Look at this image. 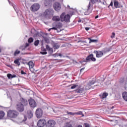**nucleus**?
<instances>
[{"label": "nucleus", "instance_id": "a18cd8bd", "mask_svg": "<svg viewBox=\"0 0 127 127\" xmlns=\"http://www.w3.org/2000/svg\"><path fill=\"white\" fill-rule=\"evenodd\" d=\"M57 27H58V28H61V27H62V24H60L59 25H57Z\"/></svg>", "mask_w": 127, "mask_h": 127}, {"label": "nucleus", "instance_id": "5701e85b", "mask_svg": "<svg viewBox=\"0 0 127 127\" xmlns=\"http://www.w3.org/2000/svg\"><path fill=\"white\" fill-rule=\"evenodd\" d=\"M47 50L49 51V52H50L51 53H52L53 52V49L51 48L49 45H46V46Z\"/></svg>", "mask_w": 127, "mask_h": 127}, {"label": "nucleus", "instance_id": "f3484780", "mask_svg": "<svg viewBox=\"0 0 127 127\" xmlns=\"http://www.w3.org/2000/svg\"><path fill=\"white\" fill-rule=\"evenodd\" d=\"M111 49L112 48H106L103 50L102 52L103 53V54H106V53H108V52H110Z\"/></svg>", "mask_w": 127, "mask_h": 127}, {"label": "nucleus", "instance_id": "8fccbe9b", "mask_svg": "<svg viewBox=\"0 0 127 127\" xmlns=\"http://www.w3.org/2000/svg\"><path fill=\"white\" fill-rule=\"evenodd\" d=\"M51 29H54V30H57V28H56V27H53V28H51Z\"/></svg>", "mask_w": 127, "mask_h": 127}, {"label": "nucleus", "instance_id": "9d476101", "mask_svg": "<svg viewBox=\"0 0 127 127\" xmlns=\"http://www.w3.org/2000/svg\"><path fill=\"white\" fill-rule=\"evenodd\" d=\"M16 109L18 112H23L24 111V106L20 103H18L16 105Z\"/></svg>", "mask_w": 127, "mask_h": 127}, {"label": "nucleus", "instance_id": "20e7f679", "mask_svg": "<svg viewBox=\"0 0 127 127\" xmlns=\"http://www.w3.org/2000/svg\"><path fill=\"white\" fill-rule=\"evenodd\" d=\"M40 8V5L38 4V3H35L31 5L30 7L31 11H33V12H35V11H37Z\"/></svg>", "mask_w": 127, "mask_h": 127}, {"label": "nucleus", "instance_id": "72a5a7b5", "mask_svg": "<svg viewBox=\"0 0 127 127\" xmlns=\"http://www.w3.org/2000/svg\"><path fill=\"white\" fill-rule=\"evenodd\" d=\"M33 40H34V39L32 38H30L28 40V42L29 43H31L32 42H33Z\"/></svg>", "mask_w": 127, "mask_h": 127}, {"label": "nucleus", "instance_id": "e433bc0d", "mask_svg": "<svg viewBox=\"0 0 127 127\" xmlns=\"http://www.w3.org/2000/svg\"><path fill=\"white\" fill-rule=\"evenodd\" d=\"M7 76L8 79H11L12 74H11L10 73H8V74H7Z\"/></svg>", "mask_w": 127, "mask_h": 127}, {"label": "nucleus", "instance_id": "338daca9", "mask_svg": "<svg viewBox=\"0 0 127 127\" xmlns=\"http://www.w3.org/2000/svg\"><path fill=\"white\" fill-rule=\"evenodd\" d=\"M1 50H0V53H1Z\"/></svg>", "mask_w": 127, "mask_h": 127}, {"label": "nucleus", "instance_id": "de8ad7c7", "mask_svg": "<svg viewBox=\"0 0 127 127\" xmlns=\"http://www.w3.org/2000/svg\"><path fill=\"white\" fill-rule=\"evenodd\" d=\"M21 74H22V75H24L25 74H26V73L24 72V71H23V70H21Z\"/></svg>", "mask_w": 127, "mask_h": 127}, {"label": "nucleus", "instance_id": "ea45409f", "mask_svg": "<svg viewBox=\"0 0 127 127\" xmlns=\"http://www.w3.org/2000/svg\"><path fill=\"white\" fill-rule=\"evenodd\" d=\"M124 81H125V78L124 77H122L120 79V83H124Z\"/></svg>", "mask_w": 127, "mask_h": 127}, {"label": "nucleus", "instance_id": "13d9d810", "mask_svg": "<svg viewBox=\"0 0 127 127\" xmlns=\"http://www.w3.org/2000/svg\"><path fill=\"white\" fill-rule=\"evenodd\" d=\"M58 56H60V57H62V55L61 54H58Z\"/></svg>", "mask_w": 127, "mask_h": 127}, {"label": "nucleus", "instance_id": "412c9836", "mask_svg": "<svg viewBox=\"0 0 127 127\" xmlns=\"http://www.w3.org/2000/svg\"><path fill=\"white\" fill-rule=\"evenodd\" d=\"M53 20H54V21H59L60 20V17L59 16H54L53 17Z\"/></svg>", "mask_w": 127, "mask_h": 127}, {"label": "nucleus", "instance_id": "37998d69", "mask_svg": "<svg viewBox=\"0 0 127 127\" xmlns=\"http://www.w3.org/2000/svg\"><path fill=\"white\" fill-rule=\"evenodd\" d=\"M115 33H112V35L111 36V38H114L115 37Z\"/></svg>", "mask_w": 127, "mask_h": 127}, {"label": "nucleus", "instance_id": "6e6552de", "mask_svg": "<svg viewBox=\"0 0 127 127\" xmlns=\"http://www.w3.org/2000/svg\"><path fill=\"white\" fill-rule=\"evenodd\" d=\"M93 53L96 54L97 58H101V57H103V55H104V53L101 51H94Z\"/></svg>", "mask_w": 127, "mask_h": 127}, {"label": "nucleus", "instance_id": "f704fd0d", "mask_svg": "<svg viewBox=\"0 0 127 127\" xmlns=\"http://www.w3.org/2000/svg\"><path fill=\"white\" fill-rule=\"evenodd\" d=\"M43 37L46 42H49V39H48V37Z\"/></svg>", "mask_w": 127, "mask_h": 127}, {"label": "nucleus", "instance_id": "58836bf2", "mask_svg": "<svg viewBox=\"0 0 127 127\" xmlns=\"http://www.w3.org/2000/svg\"><path fill=\"white\" fill-rule=\"evenodd\" d=\"M91 2L94 4V3H96V2H98V0H91Z\"/></svg>", "mask_w": 127, "mask_h": 127}, {"label": "nucleus", "instance_id": "0eeeda50", "mask_svg": "<svg viewBox=\"0 0 127 127\" xmlns=\"http://www.w3.org/2000/svg\"><path fill=\"white\" fill-rule=\"evenodd\" d=\"M91 61H93V62H95L96 61V59L94 57V55L92 54H90L86 58V61L85 62H90Z\"/></svg>", "mask_w": 127, "mask_h": 127}, {"label": "nucleus", "instance_id": "cd10ccee", "mask_svg": "<svg viewBox=\"0 0 127 127\" xmlns=\"http://www.w3.org/2000/svg\"><path fill=\"white\" fill-rule=\"evenodd\" d=\"M64 127H73V125L70 123H66Z\"/></svg>", "mask_w": 127, "mask_h": 127}, {"label": "nucleus", "instance_id": "680f3d73", "mask_svg": "<svg viewBox=\"0 0 127 127\" xmlns=\"http://www.w3.org/2000/svg\"><path fill=\"white\" fill-rule=\"evenodd\" d=\"M44 52H46V49H44Z\"/></svg>", "mask_w": 127, "mask_h": 127}, {"label": "nucleus", "instance_id": "2f4dec72", "mask_svg": "<svg viewBox=\"0 0 127 127\" xmlns=\"http://www.w3.org/2000/svg\"><path fill=\"white\" fill-rule=\"evenodd\" d=\"M20 53V51H18V50H16L14 54V56H16V55H18V54H19Z\"/></svg>", "mask_w": 127, "mask_h": 127}, {"label": "nucleus", "instance_id": "bb28decb", "mask_svg": "<svg viewBox=\"0 0 127 127\" xmlns=\"http://www.w3.org/2000/svg\"><path fill=\"white\" fill-rule=\"evenodd\" d=\"M14 63L16 64L18 66H20V62H19V60L18 59H16L14 61Z\"/></svg>", "mask_w": 127, "mask_h": 127}, {"label": "nucleus", "instance_id": "69168bd1", "mask_svg": "<svg viewBox=\"0 0 127 127\" xmlns=\"http://www.w3.org/2000/svg\"><path fill=\"white\" fill-rule=\"evenodd\" d=\"M67 6L69 7V8H70V6H69V5H67Z\"/></svg>", "mask_w": 127, "mask_h": 127}, {"label": "nucleus", "instance_id": "052dcab7", "mask_svg": "<svg viewBox=\"0 0 127 127\" xmlns=\"http://www.w3.org/2000/svg\"><path fill=\"white\" fill-rule=\"evenodd\" d=\"M114 108H115V107L112 106V108H111L112 110H113V109H114Z\"/></svg>", "mask_w": 127, "mask_h": 127}, {"label": "nucleus", "instance_id": "4d7b16f0", "mask_svg": "<svg viewBox=\"0 0 127 127\" xmlns=\"http://www.w3.org/2000/svg\"><path fill=\"white\" fill-rule=\"evenodd\" d=\"M99 18V15H96L95 17V19H97V18Z\"/></svg>", "mask_w": 127, "mask_h": 127}, {"label": "nucleus", "instance_id": "39448f33", "mask_svg": "<svg viewBox=\"0 0 127 127\" xmlns=\"http://www.w3.org/2000/svg\"><path fill=\"white\" fill-rule=\"evenodd\" d=\"M46 125V121L45 119H40L37 122L38 127H43Z\"/></svg>", "mask_w": 127, "mask_h": 127}, {"label": "nucleus", "instance_id": "3c124183", "mask_svg": "<svg viewBox=\"0 0 127 127\" xmlns=\"http://www.w3.org/2000/svg\"><path fill=\"white\" fill-rule=\"evenodd\" d=\"M22 63H23V64H24V65H25V64L28 65V63H27V62H23Z\"/></svg>", "mask_w": 127, "mask_h": 127}, {"label": "nucleus", "instance_id": "49530a36", "mask_svg": "<svg viewBox=\"0 0 127 127\" xmlns=\"http://www.w3.org/2000/svg\"><path fill=\"white\" fill-rule=\"evenodd\" d=\"M113 5H114V3L113 2V1H112L109 5V6H113Z\"/></svg>", "mask_w": 127, "mask_h": 127}, {"label": "nucleus", "instance_id": "c03bdc74", "mask_svg": "<svg viewBox=\"0 0 127 127\" xmlns=\"http://www.w3.org/2000/svg\"><path fill=\"white\" fill-rule=\"evenodd\" d=\"M77 87V86L76 85H73L70 88L71 89H75V88H76Z\"/></svg>", "mask_w": 127, "mask_h": 127}, {"label": "nucleus", "instance_id": "423d86ee", "mask_svg": "<svg viewBox=\"0 0 127 127\" xmlns=\"http://www.w3.org/2000/svg\"><path fill=\"white\" fill-rule=\"evenodd\" d=\"M43 114V112L42 111V110L40 108H38L36 111V116L37 118L38 119H40L41 117H42V115Z\"/></svg>", "mask_w": 127, "mask_h": 127}, {"label": "nucleus", "instance_id": "774afa93", "mask_svg": "<svg viewBox=\"0 0 127 127\" xmlns=\"http://www.w3.org/2000/svg\"><path fill=\"white\" fill-rule=\"evenodd\" d=\"M22 55H23V53H22Z\"/></svg>", "mask_w": 127, "mask_h": 127}, {"label": "nucleus", "instance_id": "c756f323", "mask_svg": "<svg viewBox=\"0 0 127 127\" xmlns=\"http://www.w3.org/2000/svg\"><path fill=\"white\" fill-rule=\"evenodd\" d=\"M84 92V88H80L79 90H76L77 93H80V94H82Z\"/></svg>", "mask_w": 127, "mask_h": 127}, {"label": "nucleus", "instance_id": "7ed1b4c3", "mask_svg": "<svg viewBox=\"0 0 127 127\" xmlns=\"http://www.w3.org/2000/svg\"><path fill=\"white\" fill-rule=\"evenodd\" d=\"M17 116H18V112L15 110H9L7 112V117H8V118L14 119L17 118Z\"/></svg>", "mask_w": 127, "mask_h": 127}, {"label": "nucleus", "instance_id": "9b49d317", "mask_svg": "<svg viewBox=\"0 0 127 127\" xmlns=\"http://www.w3.org/2000/svg\"><path fill=\"white\" fill-rule=\"evenodd\" d=\"M93 10V7L91 6V1L89 2V4L88 5V9L87 12H85V15H88V14H90L92 11Z\"/></svg>", "mask_w": 127, "mask_h": 127}, {"label": "nucleus", "instance_id": "a211bd4d", "mask_svg": "<svg viewBox=\"0 0 127 127\" xmlns=\"http://www.w3.org/2000/svg\"><path fill=\"white\" fill-rule=\"evenodd\" d=\"M122 97L124 100H125V101L127 102V92L125 91L122 93Z\"/></svg>", "mask_w": 127, "mask_h": 127}, {"label": "nucleus", "instance_id": "603ef678", "mask_svg": "<svg viewBox=\"0 0 127 127\" xmlns=\"http://www.w3.org/2000/svg\"><path fill=\"white\" fill-rule=\"evenodd\" d=\"M15 77H16V75L15 74L12 75V78H15Z\"/></svg>", "mask_w": 127, "mask_h": 127}, {"label": "nucleus", "instance_id": "864d4df0", "mask_svg": "<svg viewBox=\"0 0 127 127\" xmlns=\"http://www.w3.org/2000/svg\"><path fill=\"white\" fill-rule=\"evenodd\" d=\"M85 30H86L87 31H88V30H90V28H89V27H86V28H85Z\"/></svg>", "mask_w": 127, "mask_h": 127}, {"label": "nucleus", "instance_id": "bf43d9fd", "mask_svg": "<svg viewBox=\"0 0 127 127\" xmlns=\"http://www.w3.org/2000/svg\"><path fill=\"white\" fill-rule=\"evenodd\" d=\"M51 29H51V28L49 29L48 31H51Z\"/></svg>", "mask_w": 127, "mask_h": 127}, {"label": "nucleus", "instance_id": "09e8293b", "mask_svg": "<svg viewBox=\"0 0 127 127\" xmlns=\"http://www.w3.org/2000/svg\"><path fill=\"white\" fill-rule=\"evenodd\" d=\"M54 57H58V54H55L53 55Z\"/></svg>", "mask_w": 127, "mask_h": 127}, {"label": "nucleus", "instance_id": "4be33fe9", "mask_svg": "<svg viewBox=\"0 0 127 127\" xmlns=\"http://www.w3.org/2000/svg\"><path fill=\"white\" fill-rule=\"evenodd\" d=\"M4 115H5V114L4 113V112L2 111H0V120H2V119H3V117H4Z\"/></svg>", "mask_w": 127, "mask_h": 127}, {"label": "nucleus", "instance_id": "393cba45", "mask_svg": "<svg viewBox=\"0 0 127 127\" xmlns=\"http://www.w3.org/2000/svg\"><path fill=\"white\" fill-rule=\"evenodd\" d=\"M88 40H89V43H92V42H95V43H97L98 42V40H93L91 39V38H88Z\"/></svg>", "mask_w": 127, "mask_h": 127}, {"label": "nucleus", "instance_id": "a19ab883", "mask_svg": "<svg viewBox=\"0 0 127 127\" xmlns=\"http://www.w3.org/2000/svg\"><path fill=\"white\" fill-rule=\"evenodd\" d=\"M40 54H42V55H46L47 53L46 52H40Z\"/></svg>", "mask_w": 127, "mask_h": 127}, {"label": "nucleus", "instance_id": "2eb2a0df", "mask_svg": "<svg viewBox=\"0 0 127 127\" xmlns=\"http://www.w3.org/2000/svg\"><path fill=\"white\" fill-rule=\"evenodd\" d=\"M31 33L34 34V37H38L39 36V32H37L35 29H32L31 31Z\"/></svg>", "mask_w": 127, "mask_h": 127}, {"label": "nucleus", "instance_id": "5fc2aeb1", "mask_svg": "<svg viewBox=\"0 0 127 127\" xmlns=\"http://www.w3.org/2000/svg\"><path fill=\"white\" fill-rule=\"evenodd\" d=\"M85 70V67H83L80 69V72H82V71H84Z\"/></svg>", "mask_w": 127, "mask_h": 127}, {"label": "nucleus", "instance_id": "79ce46f5", "mask_svg": "<svg viewBox=\"0 0 127 127\" xmlns=\"http://www.w3.org/2000/svg\"><path fill=\"white\" fill-rule=\"evenodd\" d=\"M84 127H90V125L87 123H84Z\"/></svg>", "mask_w": 127, "mask_h": 127}, {"label": "nucleus", "instance_id": "4468645a", "mask_svg": "<svg viewBox=\"0 0 127 127\" xmlns=\"http://www.w3.org/2000/svg\"><path fill=\"white\" fill-rule=\"evenodd\" d=\"M19 104H20L22 106H26L27 104H28V102H27V100L26 99H24L23 98H21L20 100V103Z\"/></svg>", "mask_w": 127, "mask_h": 127}, {"label": "nucleus", "instance_id": "0e129e2a", "mask_svg": "<svg viewBox=\"0 0 127 127\" xmlns=\"http://www.w3.org/2000/svg\"><path fill=\"white\" fill-rule=\"evenodd\" d=\"M78 22H81V20H79L78 21Z\"/></svg>", "mask_w": 127, "mask_h": 127}, {"label": "nucleus", "instance_id": "c9c22d12", "mask_svg": "<svg viewBox=\"0 0 127 127\" xmlns=\"http://www.w3.org/2000/svg\"><path fill=\"white\" fill-rule=\"evenodd\" d=\"M55 49H58L60 47L59 45H58V44H56L54 45V46Z\"/></svg>", "mask_w": 127, "mask_h": 127}, {"label": "nucleus", "instance_id": "ddd939ff", "mask_svg": "<svg viewBox=\"0 0 127 127\" xmlns=\"http://www.w3.org/2000/svg\"><path fill=\"white\" fill-rule=\"evenodd\" d=\"M29 103L31 108H35L36 107V102L33 99L29 100Z\"/></svg>", "mask_w": 127, "mask_h": 127}, {"label": "nucleus", "instance_id": "1a4fd4ad", "mask_svg": "<svg viewBox=\"0 0 127 127\" xmlns=\"http://www.w3.org/2000/svg\"><path fill=\"white\" fill-rule=\"evenodd\" d=\"M95 83H96V80H92L90 81L85 87L86 90H90V89H91V87H90L92 86V85H94Z\"/></svg>", "mask_w": 127, "mask_h": 127}, {"label": "nucleus", "instance_id": "a878e982", "mask_svg": "<svg viewBox=\"0 0 127 127\" xmlns=\"http://www.w3.org/2000/svg\"><path fill=\"white\" fill-rule=\"evenodd\" d=\"M44 4L45 6H47L50 4V1L49 0H45Z\"/></svg>", "mask_w": 127, "mask_h": 127}, {"label": "nucleus", "instance_id": "6e6d98bb", "mask_svg": "<svg viewBox=\"0 0 127 127\" xmlns=\"http://www.w3.org/2000/svg\"><path fill=\"white\" fill-rule=\"evenodd\" d=\"M28 46H29V44H28V43H26L25 47H28Z\"/></svg>", "mask_w": 127, "mask_h": 127}, {"label": "nucleus", "instance_id": "e2e57ef3", "mask_svg": "<svg viewBox=\"0 0 127 127\" xmlns=\"http://www.w3.org/2000/svg\"><path fill=\"white\" fill-rule=\"evenodd\" d=\"M24 49H25L24 48L22 49V51H23V50H24Z\"/></svg>", "mask_w": 127, "mask_h": 127}, {"label": "nucleus", "instance_id": "c85d7f7f", "mask_svg": "<svg viewBox=\"0 0 127 127\" xmlns=\"http://www.w3.org/2000/svg\"><path fill=\"white\" fill-rule=\"evenodd\" d=\"M75 115H79V116H82V117H84V114H83V112L82 111H79L78 112H75Z\"/></svg>", "mask_w": 127, "mask_h": 127}, {"label": "nucleus", "instance_id": "473e14b6", "mask_svg": "<svg viewBox=\"0 0 127 127\" xmlns=\"http://www.w3.org/2000/svg\"><path fill=\"white\" fill-rule=\"evenodd\" d=\"M39 40H37L35 41L34 42V46H38V44H39Z\"/></svg>", "mask_w": 127, "mask_h": 127}, {"label": "nucleus", "instance_id": "b1692460", "mask_svg": "<svg viewBox=\"0 0 127 127\" xmlns=\"http://www.w3.org/2000/svg\"><path fill=\"white\" fill-rule=\"evenodd\" d=\"M28 66H29V68H30L31 69H32V68L34 67V64H33V62H29L28 63Z\"/></svg>", "mask_w": 127, "mask_h": 127}, {"label": "nucleus", "instance_id": "f03ea898", "mask_svg": "<svg viewBox=\"0 0 127 127\" xmlns=\"http://www.w3.org/2000/svg\"><path fill=\"white\" fill-rule=\"evenodd\" d=\"M53 13H54V11L53 9H46L44 12V16L47 18H50V17L53 16Z\"/></svg>", "mask_w": 127, "mask_h": 127}, {"label": "nucleus", "instance_id": "aec40b11", "mask_svg": "<svg viewBox=\"0 0 127 127\" xmlns=\"http://www.w3.org/2000/svg\"><path fill=\"white\" fill-rule=\"evenodd\" d=\"M107 96H109V94L107 92H104L103 93L102 95H100V98L101 99H106Z\"/></svg>", "mask_w": 127, "mask_h": 127}, {"label": "nucleus", "instance_id": "f257e3e1", "mask_svg": "<svg viewBox=\"0 0 127 127\" xmlns=\"http://www.w3.org/2000/svg\"><path fill=\"white\" fill-rule=\"evenodd\" d=\"M70 18H71L70 15H65V12L62 13L60 16L61 20L63 22L65 21V22H70Z\"/></svg>", "mask_w": 127, "mask_h": 127}, {"label": "nucleus", "instance_id": "7c9ffc66", "mask_svg": "<svg viewBox=\"0 0 127 127\" xmlns=\"http://www.w3.org/2000/svg\"><path fill=\"white\" fill-rule=\"evenodd\" d=\"M66 113L67 114V115H70V116H75V115H76V112L73 113V112H69L67 111Z\"/></svg>", "mask_w": 127, "mask_h": 127}, {"label": "nucleus", "instance_id": "dca6fc26", "mask_svg": "<svg viewBox=\"0 0 127 127\" xmlns=\"http://www.w3.org/2000/svg\"><path fill=\"white\" fill-rule=\"evenodd\" d=\"M27 117L28 119H31V118L33 117V114L32 113V112H31V111L28 110L27 111Z\"/></svg>", "mask_w": 127, "mask_h": 127}, {"label": "nucleus", "instance_id": "6ab92c4d", "mask_svg": "<svg viewBox=\"0 0 127 127\" xmlns=\"http://www.w3.org/2000/svg\"><path fill=\"white\" fill-rule=\"evenodd\" d=\"M114 6L116 8H118L120 7V4H119V1L117 0H114Z\"/></svg>", "mask_w": 127, "mask_h": 127}, {"label": "nucleus", "instance_id": "f8f14e48", "mask_svg": "<svg viewBox=\"0 0 127 127\" xmlns=\"http://www.w3.org/2000/svg\"><path fill=\"white\" fill-rule=\"evenodd\" d=\"M54 7L56 11H59L61 9V5L59 2H56L54 4Z\"/></svg>", "mask_w": 127, "mask_h": 127}, {"label": "nucleus", "instance_id": "4c0bfd02", "mask_svg": "<svg viewBox=\"0 0 127 127\" xmlns=\"http://www.w3.org/2000/svg\"><path fill=\"white\" fill-rule=\"evenodd\" d=\"M27 120V118H26V116H24V119L22 121V123H24V122H26Z\"/></svg>", "mask_w": 127, "mask_h": 127}]
</instances>
